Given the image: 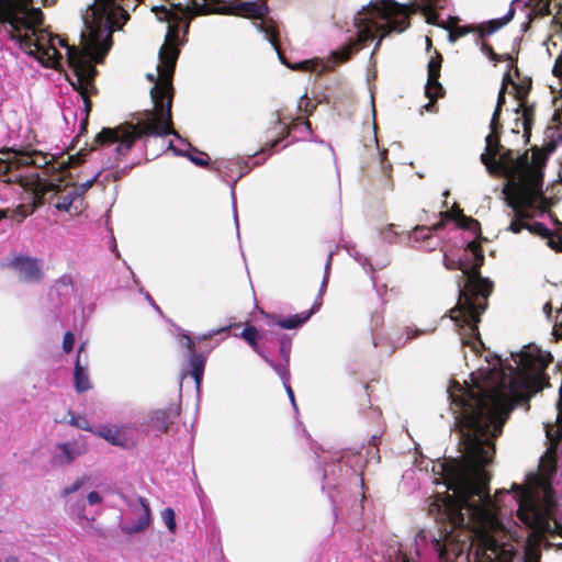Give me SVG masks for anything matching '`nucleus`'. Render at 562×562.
Wrapping results in <instances>:
<instances>
[{
	"label": "nucleus",
	"mask_w": 562,
	"mask_h": 562,
	"mask_svg": "<svg viewBox=\"0 0 562 562\" xmlns=\"http://www.w3.org/2000/svg\"><path fill=\"white\" fill-rule=\"evenodd\" d=\"M516 367L504 368L499 358L472 372L471 382H451L447 393L454 416L464 460L456 465L440 464L445 493H437L429 513L443 526V537L419 530L414 539L415 554L438 562H519L518 543L532 537L553 535L557 507L551 481L555 460L541 459L538 473H529L525 484L499 491L492 498L490 475L482 468L494 456V440L514 406L529 392L542 389L544 370L552 356L536 346L513 355Z\"/></svg>",
	"instance_id": "nucleus-1"
},
{
	"label": "nucleus",
	"mask_w": 562,
	"mask_h": 562,
	"mask_svg": "<svg viewBox=\"0 0 562 562\" xmlns=\"http://www.w3.org/2000/svg\"><path fill=\"white\" fill-rule=\"evenodd\" d=\"M128 19L115 0H94L82 16L81 48L68 45L58 35L40 27L43 14L38 9H13L4 13L10 26V37L29 55L34 56L44 67L61 69L65 64L72 71L69 79L79 103L82 128L88 124L91 110L89 98L97 92L93 83L97 70L93 63H102L112 46V32ZM63 115L76 121L78 112L64 105Z\"/></svg>",
	"instance_id": "nucleus-2"
},
{
	"label": "nucleus",
	"mask_w": 562,
	"mask_h": 562,
	"mask_svg": "<svg viewBox=\"0 0 562 562\" xmlns=\"http://www.w3.org/2000/svg\"><path fill=\"white\" fill-rule=\"evenodd\" d=\"M447 2L448 0H419L414 8L409 9L393 0H371L369 4L362 7L355 14L350 23H346V33L348 34L346 43L340 49L331 53L330 59H308L289 64L280 53L279 57L282 64L293 70L322 74L333 69L337 64L348 60L352 54L379 36L376 49L385 35L393 31L403 32L406 30L409 25V15L418 10L423 12L428 23L449 30V42L454 43L458 38L468 34L470 29L465 26L451 27L438 21L435 10L443 9Z\"/></svg>",
	"instance_id": "nucleus-3"
},
{
	"label": "nucleus",
	"mask_w": 562,
	"mask_h": 562,
	"mask_svg": "<svg viewBox=\"0 0 562 562\" xmlns=\"http://www.w3.org/2000/svg\"><path fill=\"white\" fill-rule=\"evenodd\" d=\"M483 165L491 175H499L507 180L503 195L516 217L508 229L517 234L527 228L530 233L547 239L550 248L562 251V222L553 214L549 213L553 229L539 222L524 223L536 213L542 214L547 211V199L542 192V172L529 166L526 157H513L509 154L503 155L497 162H488L484 155Z\"/></svg>",
	"instance_id": "nucleus-4"
},
{
	"label": "nucleus",
	"mask_w": 562,
	"mask_h": 562,
	"mask_svg": "<svg viewBox=\"0 0 562 562\" xmlns=\"http://www.w3.org/2000/svg\"><path fill=\"white\" fill-rule=\"evenodd\" d=\"M175 54L162 66V81L154 89L155 111H144L137 114L136 122L126 123L116 128H103L95 136V144L100 146L104 155L109 156L106 167H113L132 148L134 142L143 136L173 135L178 144L170 142L169 148L178 156L187 157L194 148L172 128L171 97L167 103L161 102V95L168 91V78L170 76Z\"/></svg>",
	"instance_id": "nucleus-5"
},
{
	"label": "nucleus",
	"mask_w": 562,
	"mask_h": 562,
	"mask_svg": "<svg viewBox=\"0 0 562 562\" xmlns=\"http://www.w3.org/2000/svg\"><path fill=\"white\" fill-rule=\"evenodd\" d=\"M484 255L479 243L469 241L458 259L445 256L443 263L449 270H461L457 285L459 299L450 310V318L459 327L460 340L472 352L479 355L484 348L479 334L480 315L487 307V299L493 291V282L483 278L479 269L483 265Z\"/></svg>",
	"instance_id": "nucleus-6"
},
{
	"label": "nucleus",
	"mask_w": 562,
	"mask_h": 562,
	"mask_svg": "<svg viewBox=\"0 0 562 562\" xmlns=\"http://www.w3.org/2000/svg\"><path fill=\"white\" fill-rule=\"evenodd\" d=\"M507 83L512 85L515 98L518 101V109L516 111H521V117L519 120H521L525 135L530 132L533 123V108L528 105L526 101L527 94L530 89V82L528 81L522 83H516L510 79L509 75H506L504 77L503 86L499 90L497 98V104L490 123L491 133L485 137L486 147L485 151L481 155L482 162L484 155H486V160L488 162H497L499 158L506 154H509L513 157H517L512 150L504 149V147L499 144L497 135V130L499 127L498 119L502 105L505 103V92Z\"/></svg>",
	"instance_id": "nucleus-7"
},
{
	"label": "nucleus",
	"mask_w": 562,
	"mask_h": 562,
	"mask_svg": "<svg viewBox=\"0 0 562 562\" xmlns=\"http://www.w3.org/2000/svg\"><path fill=\"white\" fill-rule=\"evenodd\" d=\"M155 12L160 21L168 22V30H167L166 37H165V43L162 44V46L160 47V50H159V56H158L159 63L157 65V76H155L154 74H148L147 79L149 81L155 82L154 87L150 90L151 101L155 104L153 91L158 86V83H160L162 81V70H164L162 66H165V64H167V59L169 60V57L171 58V56L175 54V60L172 63L170 76L168 78V91L166 93L167 95L166 97L161 95V102H164L166 104L167 98L173 97L171 80H172L176 63H177V59L179 56V47H178L179 46V31H180V24L183 21L184 12L182 10L170 11V10H167L166 8H156ZM151 111H155V108Z\"/></svg>",
	"instance_id": "nucleus-8"
},
{
	"label": "nucleus",
	"mask_w": 562,
	"mask_h": 562,
	"mask_svg": "<svg viewBox=\"0 0 562 562\" xmlns=\"http://www.w3.org/2000/svg\"><path fill=\"white\" fill-rule=\"evenodd\" d=\"M22 187L31 192L33 199V205L30 210H25V206L20 205L19 209L21 210L23 218L30 215L36 206L42 204L44 195L48 192H54L56 196L55 206L59 211H69L75 200L79 198L72 187H67L61 190L58 184L44 182L38 173H36V178L31 182L22 181Z\"/></svg>",
	"instance_id": "nucleus-9"
},
{
	"label": "nucleus",
	"mask_w": 562,
	"mask_h": 562,
	"mask_svg": "<svg viewBox=\"0 0 562 562\" xmlns=\"http://www.w3.org/2000/svg\"><path fill=\"white\" fill-rule=\"evenodd\" d=\"M324 463V485L329 486L333 481L336 480L337 474H346L351 471L356 475L361 474V469L364 464V459L359 452H352L350 450L338 451V452H326L321 459Z\"/></svg>",
	"instance_id": "nucleus-10"
},
{
	"label": "nucleus",
	"mask_w": 562,
	"mask_h": 562,
	"mask_svg": "<svg viewBox=\"0 0 562 562\" xmlns=\"http://www.w3.org/2000/svg\"><path fill=\"white\" fill-rule=\"evenodd\" d=\"M520 2H522V0H513L508 12L503 18L492 20L486 25L482 26L481 35H490L510 22L515 15L516 5ZM550 3L551 0H524V11L528 19V22L522 24L524 31L528 29L532 20L551 14Z\"/></svg>",
	"instance_id": "nucleus-11"
},
{
	"label": "nucleus",
	"mask_w": 562,
	"mask_h": 562,
	"mask_svg": "<svg viewBox=\"0 0 562 562\" xmlns=\"http://www.w3.org/2000/svg\"><path fill=\"white\" fill-rule=\"evenodd\" d=\"M126 506L120 525L122 532L135 535L148 529L153 522L148 501L142 496H134L126 499Z\"/></svg>",
	"instance_id": "nucleus-12"
},
{
	"label": "nucleus",
	"mask_w": 562,
	"mask_h": 562,
	"mask_svg": "<svg viewBox=\"0 0 562 562\" xmlns=\"http://www.w3.org/2000/svg\"><path fill=\"white\" fill-rule=\"evenodd\" d=\"M252 166L249 165V159L241 158H222L213 162V169L217 172L218 177L231 186V194L233 200V213L236 227L238 228V214L236 206L235 187L237 181L251 170Z\"/></svg>",
	"instance_id": "nucleus-13"
},
{
	"label": "nucleus",
	"mask_w": 562,
	"mask_h": 562,
	"mask_svg": "<svg viewBox=\"0 0 562 562\" xmlns=\"http://www.w3.org/2000/svg\"><path fill=\"white\" fill-rule=\"evenodd\" d=\"M8 267L20 281L25 283H40L44 279V262L36 257L27 255L14 256L8 263Z\"/></svg>",
	"instance_id": "nucleus-14"
},
{
	"label": "nucleus",
	"mask_w": 562,
	"mask_h": 562,
	"mask_svg": "<svg viewBox=\"0 0 562 562\" xmlns=\"http://www.w3.org/2000/svg\"><path fill=\"white\" fill-rule=\"evenodd\" d=\"M49 160L45 155L37 151H25V153H15L13 159H10L5 164H0V172L10 173L8 181H19L22 184L23 182H31L35 177H25L21 173L13 172V168H19L21 166H34L36 168H44Z\"/></svg>",
	"instance_id": "nucleus-15"
},
{
	"label": "nucleus",
	"mask_w": 562,
	"mask_h": 562,
	"mask_svg": "<svg viewBox=\"0 0 562 562\" xmlns=\"http://www.w3.org/2000/svg\"><path fill=\"white\" fill-rule=\"evenodd\" d=\"M236 9L237 14L241 16L260 20L259 22H255L256 27L262 32L266 38L277 48V25L271 20L262 19L268 12V7L265 2H241Z\"/></svg>",
	"instance_id": "nucleus-16"
},
{
	"label": "nucleus",
	"mask_w": 562,
	"mask_h": 562,
	"mask_svg": "<svg viewBox=\"0 0 562 562\" xmlns=\"http://www.w3.org/2000/svg\"><path fill=\"white\" fill-rule=\"evenodd\" d=\"M442 215H443V220L436 225L415 227L414 231L412 232V234L409 235V238L414 239L415 241L425 240V239L429 238L432 231H437L445 225L443 224L445 220L453 221L458 227L471 231L474 234H479V232H480L479 222L471 217H467L459 210H456L453 212H445Z\"/></svg>",
	"instance_id": "nucleus-17"
},
{
	"label": "nucleus",
	"mask_w": 562,
	"mask_h": 562,
	"mask_svg": "<svg viewBox=\"0 0 562 562\" xmlns=\"http://www.w3.org/2000/svg\"><path fill=\"white\" fill-rule=\"evenodd\" d=\"M442 57L438 52L430 57L427 66V83L425 87V94L430 100L424 108L428 112L436 110L435 102L438 98L443 95V87L439 82L440 69Z\"/></svg>",
	"instance_id": "nucleus-18"
},
{
	"label": "nucleus",
	"mask_w": 562,
	"mask_h": 562,
	"mask_svg": "<svg viewBox=\"0 0 562 562\" xmlns=\"http://www.w3.org/2000/svg\"><path fill=\"white\" fill-rule=\"evenodd\" d=\"M179 342L188 350L190 373L195 381L196 387H199L203 378L206 356L196 352L194 339L187 334L180 336Z\"/></svg>",
	"instance_id": "nucleus-19"
},
{
	"label": "nucleus",
	"mask_w": 562,
	"mask_h": 562,
	"mask_svg": "<svg viewBox=\"0 0 562 562\" xmlns=\"http://www.w3.org/2000/svg\"><path fill=\"white\" fill-rule=\"evenodd\" d=\"M86 452L85 443L77 441L58 443L52 452L50 463L53 467L68 465Z\"/></svg>",
	"instance_id": "nucleus-20"
},
{
	"label": "nucleus",
	"mask_w": 562,
	"mask_h": 562,
	"mask_svg": "<svg viewBox=\"0 0 562 562\" xmlns=\"http://www.w3.org/2000/svg\"><path fill=\"white\" fill-rule=\"evenodd\" d=\"M94 434L113 446L128 447L133 443L126 426L103 425Z\"/></svg>",
	"instance_id": "nucleus-21"
},
{
	"label": "nucleus",
	"mask_w": 562,
	"mask_h": 562,
	"mask_svg": "<svg viewBox=\"0 0 562 562\" xmlns=\"http://www.w3.org/2000/svg\"><path fill=\"white\" fill-rule=\"evenodd\" d=\"M321 304H322L321 300L316 301L313 304V306H312V308L310 311L302 312V313L292 315V316L286 317V318H283V317L274 315V316L271 317L272 323L278 325L279 327H281L283 329H295V328H299L302 325H304L316 311H318Z\"/></svg>",
	"instance_id": "nucleus-22"
},
{
	"label": "nucleus",
	"mask_w": 562,
	"mask_h": 562,
	"mask_svg": "<svg viewBox=\"0 0 562 562\" xmlns=\"http://www.w3.org/2000/svg\"><path fill=\"white\" fill-rule=\"evenodd\" d=\"M177 411L172 408L157 409L149 414V426L159 432H166L173 423Z\"/></svg>",
	"instance_id": "nucleus-23"
},
{
	"label": "nucleus",
	"mask_w": 562,
	"mask_h": 562,
	"mask_svg": "<svg viewBox=\"0 0 562 562\" xmlns=\"http://www.w3.org/2000/svg\"><path fill=\"white\" fill-rule=\"evenodd\" d=\"M83 348L85 344L80 345L74 372L75 387L78 392H85L91 387L88 369L81 364Z\"/></svg>",
	"instance_id": "nucleus-24"
},
{
	"label": "nucleus",
	"mask_w": 562,
	"mask_h": 562,
	"mask_svg": "<svg viewBox=\"0 0 562 562\" xmlns=\"http://www.w3.org/2000/svg\"><path fill=\"white\" fill-rule=\"evenodd\" d=\"M270 133L272 138L266 142L265 146L261 148V151L263 153L276 148L284 138H286L290 133V127L282 122L280 116H278Z\"/></svg>",
	"instance_id": "nucleus-25"
},
{
	"label": "nucleus",
	"mask_w": 562,
	"mask_h": 562,
	"mask_svg": "<svg viewBox=\"0 0 562 562\" xmlns=\"http://www.w3.org/2000/svg\"><path fill=\"white\" fill-rule=\"evenodd\" d=\"M53 290L60 300L71 296L75 292L74 277L69 273L63 274L55 281Z\"/></svg>",
	"instance_id": "nucleus-26"
},
{
	"label": "nucleus",
	"mask_w": 562,
	"mask_h": 562,
	"mask_svg": "<svg viewBox=\"0 0 562 562\" xmlns=\"http://www.w3.org/2000/svg\"><path fill=\"white\" fill-rule=\"evenodd\" d=\"M238 337L243 338L245 341L248 342V345L252 348L254 351H256L259 356H265L261 351L257 339L259 337L258 330L255 326H247L239 335Z\"/></svg>",
	"instance_id": "nucleus-27"
},
{
	"label": "nucleus",
	"mask_w": 562,
	"mask_h": 562,
	"mask_svg": "<svg viewBox=\"0 0 562 562\" xmlns=\"http://www.w3.org/2000/svg\"><path fill=\"white\" fill-rule=\"evenodd\" d=\"M386 562H411L407 553L403 551L402 544L394 542L386 551Z\"/></svg>",
	"instance_id": "nucleus-28"
},
{
	"label": "nucleus",
	"mask_w": 562,
	"mask_h": 562,
	"mask_svg": "<svg viewBox=\"0 0 562 562\" xmlns=\"http://www.w3.org/2000/svg\"><path fill=\"white\" fill-rule=\"evenodd\" d=\"M266 362L276 371V373L280 376L283 384L290 382V371H289V362L283 360L282 363H274L267 356H262Z\"/></svg>",
	"instance_id": "nucleus-29"
},
{
	"label": "nucleus",
	"mask_w": 562,
	"mask_h": 562,
	"mask_svg": "<svg viewBox=\"0 0 562 562\" xmlns=\"http://www.w3.org/2000/svg\"><path fill=\"white\" fill-rule=\"evenodd\" d=\"M161 519L165 526L171 533L176 532L177 524H176V514L175 510L170 507L161 510Z\"/></svg>",
	"instance_id": "nucleus-30"
},
{
	"label": "nucleus",
	"mask_w": 562,
	"mask_h": 562,
	"mask_svg": "<svg viewBox=\"0 0 562 562\" xmlns=\"http://www.w3.org/2000/svg\"><path fill=\"white\" fill-rule=\"evenodd\" d=\"M424 331L423 330H419V329H413V328H406V339L405 340H402L401 338L396 341H393V347L391 348V350L389 351V353H392L394 352V350L396 348H400L402 346H404L408 340L413 339V338H416L418 335L423 334Z\"/></svg>",
	"instance_id": "nucleus-31"
},
{
	"label": "nucleus",
	"mask_w": 562,
	"mask_h": 562,
	"mask_svg": "<svg viewBox=\"0 0 562 562\" xmlns=\"http://www.w3.org/2000/svg\"><path fill=\"white\" fill-rule=\"evenodd\" d=\"M99 176H100V172H97L93 175V177H91L87 181L76 184V186H71V187L74 190H76V192L78 193V196L81 198L93 186V183L98 180Z\"/></svg>",
	"instance_id": "nucleus-32"
},
{
	"label": "nucleus",
	"mask_w": 562,
	"mask_h": 562,
	"mask_svg": "<svg viewBox=\"0 0 562 562\" xmlns=\"http://www.w3.org/2000/svg\"><path fill=\"white\" fill-rule=\"evenodd\" d=\"M193 164L200 167L207 166L209 157L205 153L199 151L195 148L187 156Z\"/></svg>",
	"instance_id": "nucleus-33"
},
{
	"label": "nucleus",
	"mask_w": 562,
	"mask_h": 562,
	"mask_svg": "<svg viewBox=\"0 0 562 562\" xmlns=\"http://www.w3.org/2000/svg\"><path fill=\"white\" fill-rule=\"evenodd\" d=\"M86 481H87L86 476L76 480L71 485H69L63 490V492H61L63 496L67 497L71 494L76 493L83 486Z\"/></svg>",
	"instance_id": "nucleus-34"
},
{
	"label": "nucleus",
	"mask_w": 562,
	"mask_h": 562,
	"mask_svg": "<svg viewBox=\"0 0 562 562\" xmlns=\"http://www.w3.org/2000/svg\"><path fill=\"white\" fill-rule=\"evenodd\" d=\"M237 326H238L237 324H232L228 326L221 327L218 329L210 330L209 333H206L200 337H196L195 339H198V340L211 339L213 336L222 334V333H228L232 328L237 327Z\"/></svg>",
	"instance_id": "nucleus-35"
},
{
	"label": "nucleus",
	"mask_w": 562,
	"mask_h": 562,
	"mask_svg": "<svg viewBox=\"0 0 562 562\" xmlns=\"http://www.w3.org/2000/svg\"><path fill=\"white\" fill-rule=\"evenodd\" d=\"M333 255H334V252H329L328 258H327V262L325 265V272H324L323 282H322L321 290H319V295L323 294V292L325 291V289L327 286V282H328V278H329V273H330V268H331Z\"/></svg>",
	"instance_id": "nucleus-36"
},
{
	"label": "nucleus",
	"mask_w": 562,
	"mask_h": 562,
	"mask_svg": "<svg viewBox=\"0 0 562 562\" xmlns=\"http://www.w3.org/2000/svg\"><path fill=\"white\" fill-rule=\"evenodd\" d=\"M70 510L74 515L77 516L78 519H88L87 515L85 514V502L78 501L75 504H70Z\"/></svg>",
	"instance_id": "nucleus-37"
},
{
	"label": "nucleus",
	"mask_w": 562,
	"mask_h": 562,
	"mask_svg": "<svg viewBox=\"0 0 562 562\" xmlns=\"http://www.w3.org/2000/svg\"><path fill=\"white\" fill-rule=\"evenodd\" d=\"M397 232L395 231V226L394 225H389L387 227H385L384 229H382L381 232V236L383 238V240H385L386 243H394L395 241V238L397 236Z\"/></svg>",
	"instance_id": "nucleus-38"
},
{
	"label": "nucleus",
	"mask_w": 562,
	"mask_h": 562,
	"mask_svg": "<svg viewBox=\"0 0 562 562\" xmlns=\"http://www.w3.org/2000/svg\"><path fill=\"white\" fill-rule=\"evenodd\" d=\"M297 109L300 112L308 113L311 114L313 112L314 106L311 105V100L307 98L306 94L300 98Z\"/></svg>",
	"instance_id": "nucleus-39"
},
{
	"label": "nucleus",
	"mask_w": 562,
	"mask_h": 562,
	"mask_svg": "<svg viewBox=\"0 0 562 562\" xmlns=\"http://www.w3.org/2000/svg\"><path fill=\"white\" fill-rule=\"evenodd\" d=\"M386 155H387L386 150L381 151L380 153V161H381L382 172L384 173L385 178L389 180L390 179V173H391V170H392V166L386 162Z\"/></svg>",
	"instance_id": "nucleus-40"
},
{
	"label": "nucleus",
	"mask_w": 562,
	"mask_h": 562,
	"mask_svg": "<svg viewBox=\"0 0 562 562\" xmlns=\"http://www.w3.org/2000/svg\"><path fill=\"white\" fill-rule=\"evenodd\" d=\"M75 345V336L71 331H67L63 340V349L65 352H70Z\"/></svg>",
	"instance_id": "nucleus-41"
},
{
	"label": "nucleus",
	"mask_w": 562,
	"mask_h": 562,
	"mask_svg": "<svg viewBox=\"0 0 562 562\" xmlns=\"http://www.w3.org/2000/svg\"><path fill=\"white\" fill-rule=\"evenodd\" d=\"M522 548L525 549L524 562H539V553L535 552L530 548L527 549L525 544Z\"/></svg>",
	"instance_id": "nucleus-42"
},
{
	"label": "nucleus",
	"mask_w": 562,
	"mask_h": 562,
	"mask_svg": "<svg viewBox=\"0 0 562 562\" xmlns=\"http://www.w3.org/2000/svg\"><path fill=\"white\" fill-rule=\"evenodd\" d=\"M292 128L311 133V123L305 120L296 119L292 124Z\"/></svg>",
	"instance_id": "nucleus-43"
},
{
	"label": "nucleus",
	"mask_w": 562,
	"mask_h": 562,
	"mask_svg": "<svg viewBox=\"0 0 562 562\" xmlns=\"http://www.w3.org/2000/svg\"><path fill=\"white\" fill-rule=\"evenodd\" d=\"M481 50H482L483 54H485L487 57H490L494 61H501L502 60V57L498 56L497 54H495L493 52V48L490 45H487V44H482Z\"/></svg>",
	"instance_id": "nucleus-44"
},
{
	"label": "nucleus",
	"mask_w": 562,
	"mask_h": 562,
	"mask_svg": "<svg viewBox=\"0 0 562 562\" xmlns=\"http://www.w3.org/2000/svg\"><path fill=\"white\" fill-rule=\"evenodd\" d=\"M86 502L90 506H95L102 502V497H101L100 493L92 491L87 495Z\"/></svg>",
	"instance_id": "nucleus-45"
},
{
	"label": "nucleus",
	"mask_w": 562,
	"mask_h": 562,
	"mask_svg": "<svg viewBox=\"0 0 562 562\" xmlns=\"http://www.w3.org/2000/svg\"><path fill=\"white\" fill-rule=\"evenodd\" d=\"M291 344L289 341L282 340L280 344V353L286 362H289L290 358Z\"/></svg>",
	"instance_id": "nucleus-46"
},
{
	"label": "nucleus",
	"mask_w": 562,
	"mask_h": 562,
	"mask_svg": "<svg viewBox=\"0 0 562 562\" xmlns=\"http://www.w3.org/2000/svg\"><path fill=\"white\" fill-rule=\"evenodd\" d=\"M355 257V259L364 268L367 269V267H369V270L370 271H374V268L373 266L369 262L368 258H364L362 256H360L359 254H355L352 255Z\"/></svg>",
	"instance_id": "nucleus-47"
},
{
	"label": "nucleus",
	"mask_w": 562,
	"mask_h": 562,
	"mask_svg": "<svg viewBox=\"0 0 562 562\" xmlns=\"http://www.w3.org/2000/svg\"><path fill=\"white\" fill-rule=\"evenodd\" d=\"M284 385V389L286 391V394L291 401V404L292 406L294 407L295 411H297V406H296V403H295V397H294V393H293V390L290 385V382H288L286 384H283Z\"/></svg>",
	"instance_id": "nucleus-48"
},
{
	"label": "nucleus",
	"mask_w": 562,
	"mask_h": 562,
	"mask_svg": "<svg viewBox=\"0 0 562 562\" xmlns=\"http://www.w3.org/2000/svg\"><path fill=\"white\" fill-rule=\"evenodd\" d=\"M71 424L78 426L81 429H87V426H86L87 425V420H85V419L79 420V419L72 418L71 419Z\"/></svg>",
	"instance_id": "nucleus-49"
},
{
	"label": "nucleus",
	"mask_w": 562,
	"mask_h": 562,
	"mask_svg": "<svg viewBox=\"0 0 562 562\" xmlns=\"http://www.w3.org/2000/svg\"><path fill=\"white\" fill-rule=\"evenodd\" d=\"M145 297L146 300L150 303V305L154 306L155 310L159 311L160 312V308L155 304V302L153 301L151 296L149 295V293H145Z\"/></svg>",
	"instance_id": "nucleus-50"
},
{
	"label": "nucleus",
	"mask_w": 562,
	"mask_h": 562,
	"mask_svg": "<svg viewBox=\"0 0 562 562\" xmlns=\"http://www.w3.org/2000/svg\"><path fill=\"white\" fill-rule=\"evenodd\" d=\"M145 297L146 300L150 303V305L154 306L155 310L159 311L160 312V308L155 304V302L153 301L151 296L149 295V293H145Z\"/></svg>",
	"instance_id": "nucleus-51"
},
{
	"label": "nucleus",
	"mask_w": 562,
	"mask_h": 562,
	"mask_svg": "<svg viewBox=\"0 0 562 562\" xmlns=\"http://www.w3.org/2000/svg\"><path fill=\"white\" fill-rule=\"evenodd\" d=\"M551 311H552V306H551V304H550V303L544 304V306H543V312H544L548 316H550Z\"/></svg>",
	"instance_id": "nucleus-52"
},
{
	"label": "nucleus",
	"mask_w": 562,
	"mask_h": 562,
	"mask_svg": "<svg viewBox=\"0 0 562 562\" xmlns=\"http://www.w3.org/2000/svg\"><path fill=\"white\" fill-rule=\"evenodd\" d=\"M83 156H85L83 154L79 153V154H77L76 157H71V159H76L77 162H81V161H85Z\"/></svg>",
	"instance_id": "nucleus-53"
},
{
	"label": "nucleus",
	"mask_w": 562,
	"mask_h": 562,
	"mask_svg": "<svg viewBox=\"0 0 562 562\" xmlns=\"http://www.w3.org/2000/svg\"><path fill=\"white\" fill-rule=\"evenodd\" d=\"M373 341H374V346H375V347H379V346H380V341L378 340V338H375V337H374V338H373Z\"/></svg>",
	"instance_id": "nucleus-54"
},
{
	"label": "nucleus",
	"mask_w": 562,
	"mask_h": 562,
	"mask_svg": "<svg viewBox=\"0 0 562 562\" xmlns=\"http://www.w3.org/2000/svg\"><path fill=\"white\" fill-rule=\"evenodd\" d=\"M426 43H427V47L429 48V47H430V45H431V41H430V38H429V37H426Z\"/></svg>",
	"instance_id": "nucleus-55"
},
{
	"label": "nucleus",
	"mask_w": 562,
	"mask_h": 562,
	"mask_svg": "<svg viewBox=\"0 0 562 562\" xmlns=\"http://www.w3.org/2000/svg\"><path fill=\"white\" fill-rule=\"evenodd\" d=\"M552 22H554V23H560V22H559V16L554 15V16H553V19H552Z\"/></svg>",
	"instance_id": "nucleus-56"
},
{
	"label": "nucleus",
	"mask_w": 562,
	"mask_h": 562,
	"mask_svg": "<svg viewBox=\"0 0 562 562\" xmlns=\"http://www.w3.org/2000/svg\"><path fill=\"white\" fill-rule=\"evenodd\" d=\"M558 313H559L558 318L562 322V311H559Z\"/></svg>",
	"instance_id": "nucleus-57"
},
{
	"label": "nucleus",
	"mask_w": 562,
	"mask_h": 562,
	"mask_svg": "<svg viewBox=\"0 0 562 562\" xmlns=\"http://www.w3.org/2000/svg\"><path fill=\"white\" fill-rule=\"evenodd\" d=\"M386 266V263H382L379 268L382 269Z\"/></svg>",
	"instance_id": "nucleus-58"
},
{
	"label": "nucleus",
	"mask_w": 562,
	"mask_h": 562,
	"mask_svg": "<svg viewBox=\"0 0 562 562\" xmlns=\"http://www.w3.org/2000/svg\"><path fill=\"white\" fill-rule=\"evenodd\" d=\"M2 2V0H0V3Z\"/></svg>",
	"instance_id": "nucleus-59"
},
{
	"label": "nucleus",
	"mask_w": 562,
	"mask_h": 562,
	"mask_svg": "<svg viewBox=\"0 0 562 562\" xmlns=\"http://www.w3.org/2000/svg\"><path fill=\"white\" fill-rule=\"evenodd\" d=\"M561 182H562V178H561Z\"/></svg>",
	"instance_id": "nucleus-60"
}]
</instances>
